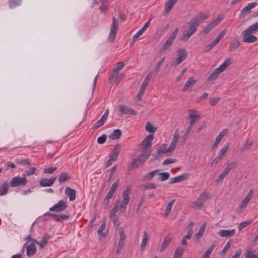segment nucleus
Here are the masks:
<instances>
[{"instance_id":"57","label":"nucleus","mask_w":258,"mask_h":258,"mask_svg":"<svg viewBox=\"0 0 258 258\" xmlns=\"http://www.w3.org/2000/svg\"><path fill=\"white\" fill-rule=\"evenodd\" d=\"M229 171H228V169H226L225 168L223 171V172L221 173L218 178V181H222L223 179L228 174Z\"/></svg>"},{"instance_id":"59","label":"nucleus","mask_w":258,"mask_h":258,"mask_svg":"<svg viewBox=\"0 0 258 258\" xmlns=\"http://www.w3.org/2000/svg\"><path fill=\"white\" fill-rule=\"evenodd\" d=\"M15 162L17 164H25L27 165H29L30 164V161L29 159H23L20 160L17 159L15 160Z\"/></svg>"},{"instance_id":"60","label":"nucleus","mask_w":258,"mask_h":258,"mask_svg":"<svg viewBox=\"0 0 258 258\" xmlns=\"http://www.w3.org/2000/svg\"><path fill=\"white\" fill-rule=\"evenodd\" d=\"M251 221H245L241 223L239 225V230L240 231L245 227H246L251 223Z\"/></svg>"},{"instance_id":"39","label":"nucleus","mask_w":258,"mask_h":258,"mask_svg":"<svg viewBox=\"0 0 258 258\" xmlns=\"http://www.w3.org/2000/svg\"><path fill=\"white\" fill-rule=\"evenodd\" d=\"M165 59V57H163L160 59L155 65V68L153 70V72L155 73H157L160 71L161 67L163 65V63Z\"/></svg>"},{"instance_id":"17","label":"nucleus","mask_w":258,"mask_h":258,"mask_svg":"<svg viewBox=\"0 0 258 258\" xmlns=\"http://www.w3.org/2000/svg\"><path fill=\"white\" fill-rule=\"evenodd\" d=\"M76 190L70 187H67L65 189V194L69 198L70 201H74L76 199Z\"/></svg>"},{"instance_id":"32","label":"nucleus","mask_w":258,"mask_h":258,"mask_svg":"<svg viewBox=\"0 0 258 258\" xmlns=\"http://www.w3.org/2000/svg\"><path fill=\"white\" fill-rule=\"evenodd\" d=\"M177 0H168L165 4V13H168L173 7L175 3Z\"/></svg>"},{"instance_id":"31","label":"nucleus","mask_w":258,"mask_h":258,"mask_svg":"<svg viewBox=\"0 0 258 258\" xmlns=\"http://www.w3.org/2000/svg\"><path fill=\"white\" fill-rule=\"evenodd\" d=\"M188 29L189 30H192L194 32H196L197 30V28L199 26L198 24H197V20H193L191 19L189 22L188 23Z\"/></svg>"},{"instance_id":"46","label":"nucleus","mask_w":258,"mask_h":258,"mask_svg":"<svg viewBox=\"0 0 258 258\" xmlns=\"http://www.w3.org/2000/svg\"><path fill=\"white\" fill-rule=\"evenodd\" d=\"M158 174L159 175L158 180L160 181L166 180L169 178L170 176L169 173L166 172H161L159 173H158Z\"/></svg>"},{"instance_id":"35","label":"nucleus","mask_w":258,"mask_h":258,"mask_svg":"<svg viewBox=\"0 0 258 258\" xmlns=\"http://www.w3.org/2000/svg\"><path fill=\"white\" fill-rule=\"evenodd\" d=\"M192 234V229L190 228L188 231L187 234L183 237L182 240H181V244L184 245H187V242H186V239H189L191 238Z\"/></svg>"},{"instance_id":"7","label":"nucleus","mask_w":258,"mask_h":258,"mask_svg":"<svg viewBox=\"0 0 258 258\" xmlns=\"http://www.w3.org/2000/svg\"><path fill=\"white\" fill-rule=\"evenodd\" d=\"M68 207L67 205L62 200H60L57 203L49 209L50 212H60Z\"/></svg>"},{"instance_id":"3","label":"nucleus","mask_w":258,"mask_h":258,"mask_svg":"<svg viewBox=\"0 0 258 258\" xmlns=\"http://www.w3.org/2000/svg\"><path fill=\"white\" fill-rule=\"evenodd\" d=\"M209 198V194L204 191L201 194L197 201L192 202L191 204L193 207H196L201 209L204 205V203Z\"/></svg>"},{"instance_id":"54","label":"nucleus","mask_w":258,"mask_h":258,"mask_svg":"<svg viewBox=\"0 0 258 258\" xmlns=\"http://www.w3.org/2000/svg\"><path fill=\"white\" fill-rule=\"evenodd\" d=\"M160 170H156L151 171L150 173L147 174L145 175V178L148 179V180H151L154 176L158 174V172Z\"/></svg>"},{"instance_id":"42","label":"nucleus","mask_w":258,"mask_h":258,"mask_svg":"<svg viewBox=\"0 0 258 258\" xmlns=\"http://www.w3.org/2000/svg\"><path fill=\"white\" fill-rule=\"evenodd\" d=\"M253 143L251 142H249L248 140H247L245 143V144L242 146L241 148V152H243L245 150H249Z\"/></svg>"},{"instance_id":"48","label":"nucleus","mask_w":258,"mask_h":258,"mask_svg":"<svg viewBox=\"0 0 258 258\" xmlns=\"http://www.w3.org/2000/svg\"><path fill=\"white\" fill-rule=\"evenodd\" d=\"M21 4V0H9V5L11 8L19 6Z\"/></svg>"},{"instance_id":"5","label":"nucleus","mask_w":258,"mask_h":258,"mask_svg":"<svg viewBox=\"0 0 258 258\" xmlns=\"http://www.w3.org/2000/svg\"><path fill=\"white\" fill-rule=\"evenodd\" d=\"M178 57L172 63V66H176L184 60L187 57V51L185 48L179 49L177 51Z\"/></svg>"},{"instance_id":"23","label":"nucleus","mask_w":258,"mask_h":258,"mask_svg":"<svg viewBox=\"0 0 258 258\" xmlns=\"http://www.w3.org/2000/svg\"><path fill=\"white\" fill-rule=\"evenodd\" d=\"M119 184V180L117 179L116 180V181L112 184V185L107 195H108V196H109L112 197L114 194L115 193L117 188L118 187Z\"/></svg>"},{"instance_id":"21","label":"nucleus","mask_w":258,"mask_h":258,"mask_svg":"<svg viewBox=\"0 0 258 258\" xmlns=\"http://www.w3.org/2000/svg\"><path fill=\"white\" fill-rule=\"evenodd\" d=\"M51 238V236L48 234H45L42 237L40 242L36 243L40 246V247L43 249L47 244L48 240Z\"/></svg>"},{"instance_id":"61","label":"nucleus","mask_w":258,"mask_h":258,"mask_svg":"<svg viewBox=\"0 0 258 258\" xmlns=\"http://www.w3.org/2000/svg\"><path fill=\"white\" fill-rule=\"evenodd\" d=\"M220 100V98L219 97H213L209 99V103L211 105V106H214L217 103H218Z\"/></svg>"},{"instance_id":"9","label":"nucleus","mask_w":258,"mask_h":258,"mask_svg":"<svg viewBox=\"0 0 258 258\" xmlns=\"http://www.w3.org/2000/svg\"><path fill=\"white\" fill-rule=\"evenodd\" d=\"M250 32H247L245 30L243 32L242 41L244 42L252 43L257 40V37L254 35L250 34Z\"/></svg>"},{"instance_id":"22","label":"nucleus","mask_w":258,"mask_h":258,"mask_svg":"<svg viewBox=\"0 0 258 258\" xmlns=\"http://www.w3.org/2000/svg\"><path fill=\"white\" fill-rule=\"evenodd\" d=\"M119 151V145L116 144L113 148L110 156L111 157V160H115V161L117 160Z\"/></svg>"},{"instance_id":"10","label":"nucleus","mask_w":258,"mask_h":258,"mask_svg":"<svg viewBox=\"0 0 258 258\" xmlns=\"http://www.w3.org/2000/svg\"><path fill=\"white\" fill-rule=\"evenodd\" d=\"M118 108L121 114H132L134 115L137 114V112L135 110L123 105H118Z\"/></svg>"},{"instance_id":"6","label":"nucleus","mask_w":258,"mask_h":258,"mask_svg":"<svg viewBox=\"0 0 258 258\" xmlns=\"http://www.w3.org/2000/svg\"><path fill=\"white\" fill-rule=\"evenodd\" d=\"M118 28V22L117 19L115 18H112V24L111 25L110 28V33L108 36V40L111 42H113L115 35L116 34V32Z\"/></svg>"},{"instance_id":"26","label":"nucleus","mask_w":258,"mask_h":258,"mask_svg":"<svg viewBox=\"0 0 258 258\" xmlns=\"http://www.w3.org/2000/svg\"><path fill=\"white\" fill-rule=\"evenodd\" d=\"M208 18L207 16L204 13H200L196 17L192 18L193 20H197L199 26L201 23Z\"/></svg>"},{"instance_id":"20","label":"nucleus","mask_w":258,"mask_h":258,"mask_svg":"<svg viewBox=\"0 0 258 258\" xmlns=\"http://www.w3.org/2000/svg\"><path fill=\"white\" fill-rule=\"evenodd\" d=\"M118 234L120 236V238L118 241V245L123 246L125 240V235L124 234V228L121 227L118 229Z\"/></svg>"},{"instance_id":"40","label":"nucleus","mask_w":258,"mask_h":258,"mask_svg":"<svg viewBox=\"0 0 258 258\" xmlns=\"http://www.w3.org/2000/svg\"><path fill=\"white\" fill-rule=\"evenodd\" d=\"M221 72L219 70H217V68L208 77V80L209 81L214 80L217 78L220 73Z\"/></svg>"},{"instance_id":"33","label":"nucleus","mask_w":258,"mask_h":258,"mask_svg":"<svg viewBox=\"0 0 258 258\" xmlns=\"http://www.w3.org/2000/svg\"><path fill=\"white\" fill-rule=\"evenodd\" d=\"M207 227V224L206 223H204L202 226L201 227H200V230L199 231H198V232H197L195 235V237L197 239H200L201 238L204 233V232L205 231V229H206V228Z\"/></svg>"},{"instance_id":"27","label":"nucleus","mask_w":258,"mask_h":258,"mask_svg":"<svg viewBox=\"0 0 258 258\" xmlns=\"http://www.w3.org/2000/svg\"><path fill=\"white\" fill-rule=\"evenodd\" d=\"M149 239V235L146 231H144L143 234V238L142 239V243L140 245V250L143 251L148 243Z\"/></svg>"},{"instance_id":"15","label":"nucleus","mask_w":258,"mask_h":258,"mask_svg":"<svg viewBox=\"0 0 258 258\" xmlns=\"http://www.w3.org/2000/svg\"><path fill=\"white\" fill-rule=\"evenodd\" d=\"M34 243H31L26 247V254L28 257L34 255L37 251V248Z\"/></svg>"},{"instance_id":"51","label":"nucleus","mask_w":258,"mask_h":258,"mask_svg":"<svg viewBox=\"0 0 258 258\" xmlns=\"http://www.w3.org/2000/svg\"><path fill=\"white\" fill-rule=\"evenodd\" d=\"M151 21V19H150L146 24L145 25L142 27V28L136 34V35L138 36L139 37L145 31V30L147 29V28L149 27L150 22Z\"/></svg>"},{"instance_id":"58","label":"nucleus","mask_w":258,"mask_h":258,"mask_svg":"<svg viewBox=\"0 0 258 258\" xmlns=\"http://www.w3.org/2000/svg\"><path fill=\"white\" fill-rule=\"evenodd\" d=\"M175 202V200H172L171 202H170L166 209L165 211V215L167 216H168V214L170 212L171 210L172 207Z\"/></svg>"},{"instance_id":"1","label":"nucleus","mask_w":258,"mask_h":258,"mask_svg":"<svg viewBox=\"0 0 258 258\" xmlns=\"http://www.w3.org/2000/svg\"><path fill=\"white\" fill-rule=\"evenodd\" d=\"M188 112L189 114V118H190V120L184 135L182 137V139L183 142L186 140V138L188 136L190 131L196 122V119H199L200 117V115L196 114V113H198L197 110H189Z\"/></svg>"},{"instance_id":"50","label":"nucleus","mask_w":258,"mask_h":258,"mask_svg":"<svg viewBox=\"0 0 258 258\" xmlns=\"http://www.w3.org/2000/svg\"><path fill=\"white\" fill-rule=\"evenodd\" d=\"M70 218L69 215H57L55 220L57 222H62L63 220H67Z\"/></svg>"},{"instance_id":"18","label":"nucleus","mask_w":258,"mask_h":258,"mask_svg":"<svg viewBox=\"0 0 258 258\" xmlns=\"http://www.w3.org/2000/svg\"><path fill=\"white\" fill-rule=\"evenodd\" d=\"M106 222V219H103L102 221L101 225L100 226L97 231L98 234L100 236H102L103 238L106 237L108 234L107 231H106L105 232H103V231L105 229Z\"/></svg>"},{"instance_id":"41","label":"nucleus","mask_w":258,"mask_h":258,"mask_svg":"<svg viewBox=\"0 0 258 258\" xmlns=\"http://www.w3.org/2000/svg\"><path fill=\"white\" fill-rule=\"evenodd\" d=\"M254 250L252 249H248L245 252V258H258L256 254H254Z\"/></svg>"},{"instance_id":"12","label":"nucleus","mask_w":258,"mask_h":258,"mask_svg":"<svg viewBox=\"0 0 258 258\" xmlns=\"http://www.w3.org/2000/svg\"><path fill=\"white\" fill-rule=\"evenodd\" d=\"M257 5V3L255 2L248 4L245 7L241 10L240 12V18L244 17L248 14L250 13V10L255 7Z\"/></svg>"},{"instance_id":"29","label":"nucleus","mask_w":258,"mask_h":258,"mask_svg":"<svg viewBox=\"0 0 258 258\" xmlns=\"http://www.w3.org/2000/svg\"><path fill=\"white\" fill-rule=\"evenodd\" d=\"M231 63V60L230 58L226 59L223 62V63H222L218 68H217V70H219L221 72H223L230 64Z\"/></svg>"},{"instance_id":"2","label":"nucleus","mask_w":258,"mask_h":258,"mask_svg":"<svg viewBox=\"0 0 258 258\" xmlns=\"http://www.w3.org/2000/svg\"><path fill=\"white\" fill-rule=\"evenodd\" d=\"M178 32V28L174 30L172 34L169 36L167 40L164 43L160 48L161 51H164L168 49L173 43Z\"/></svg>"},{"instance_id":"30","label":"nucleus","mask_w":258,"mask_h":258,"mask_svg":"<svg viewBox=\"0 0 258 258\" xmlns=\"http://www.w3.org/2000/svg\"><path fill=\"white\" fill-rule=\"evenodd\" d=\"M121 135V131L119 129H116L108 136L111 140L118 139Z\"/></svg>"},{"instance_id":"53","label":"nucleus","mask_w":258,"mask_h":258,"mask_svg":"<svg viewBox=\"0 0 258 258\" xmlns=\"http://www.w3.org/2000/svg\"><path fill=\"white\" fill-rule=\"evenodd\" d=\"M166 153L163 150H162L159 148L156 153L153 154V156H154V160L158 159L162 155Z\"/></svg>"},{"instance_id":"52","label":"nucleus","mask_w":258,"mask_h":258,"mask_svg":"<svg viewBox=\"0 0 258 258\" xmlns=\"http://www.w3.org/2000/svg\"><path fill=\"white\" fill-rule=\"evenodd\" d=\"M179 138V130L178 128H177L175 131V133L174 134L173 137L172 138L171 142L177 145V144L178 142Z\"/></svg>"},{"instance_id":"44","label":"nucleus","mask_w":258,"mask_h":258,"mask_svg":"<svg viewBox=\"0 0 258 258\" xmlns=\"http://www.w3.org/2000/svg\"><path fill=\"white\" fill-rule=\"evenodd\" d=\"M230 146V143H227L224 147H223L221 150L219 152V156H220L221 157H223L226 153L227 152Z\"/></svg>"},{"instance_id":"36","label":"nucleus","mask_w":258,"mask_h":258,"mask_svg":"<svg viewBox=\"0 0 258 258\" xmlns=\"http://www.w3.org/2000/svg\"><path fill=\"white\" fill-rule=\"evenodd\" d=\"M71 178L70 175L67 172L62 173L58 178V181L60 183L64 182Z\"/></svg>"},{"instance_id":"13","label":"nucleus","mask_w":258,"mask_h":258,"mask_svg":"<svg viewBox=\"0 0 258 258\" xmlns=\"http://www.w3.org/2000/svg\"><path fill=\"white\" fill-rule=\"evenodd\" d=\"M146 160L144 158L139 155L138 157L132 160L131 165L133 168H138L140 165L143 164Z\"/></svg>"},{"instance_id":"49","label":"nucleus","mask_w":258,"mask_h":258,"mask_svg":"<svg viewBox=\"0 0 258 258\" xmlns=\"http://www.w3.org/2000/svg\"><path fill=\"white\" fill-rule=\"evenodd\" d=\"M184 251V250L182 248L179 247H178L175 251L174 256L173 258H181V256Z\"/></svg>"},{"instance_id":"16","label":"nucleus","mask_w":258,"mask_h":258,"mask_svg":"<svg viewBox=\"0 0 258 258\" xmlns=\"http://www.w3.org/2000/svg\"><path fill=\"white\" fill-rule=\"evenodd\" d=\"M235 233V229L231 230H220L218 232V235L222 237H230L234 235Z\"/></svg>"},{"instance_id":"43","label":"nucleus","mask_w":258,"mask_h":258,"mask_svg":"<svg viewBox=\"0 0 258 258\" xmlns=\"http://www.w3.org/2000/svg\"><path fill=\"white\" fill-rule=\"evenodd\" d=\"M9 185L7 182H5L2 185V189L0 190V196H3L7 194Z\"/></svg>"},{"instance_id":"14","label":"nucleus","mask_w":258,"mask_h":258,"mask_svg":"<svg viewBox=\"0 0 258 258\" xmlns=\"http://www.w3.org/2000/svg\"><path fill=\"white\" fill-rule=\"evenodd\" d=\"M56 177H54L50 179L42 178L39 181V184L42 187H46L51 186L56 180Z\"/></svg>"},{"instance_id":"8","label":"nucleus","mask_w":258,"mask_h":258,"mask_svg":"<svg viewBox=\"0 0 258 258\" xmlns=\"http://www.w3.org/2000/svg\"><path fill=\"white\" fill-rule=\"evenodd\" d=\"M154 139V135H149L147 136L143 141L140 143V146L142 147V148L146 149H152V142Z\"/></svg>"},{"instance_id":"28","label":"nucleus","mask_w":258,"mask_h":258,"mask_svg":"<svg viewBox=\"0 0 258 258\" xmlns=\"http://www.w3.org/2000/svg\"><path fill=\"white\" fill-rule=\"evenodd\" d=\"M171 241V238L168 237V236H166L164 238L163 243L160 247V251L161 252L163 251L167 247V246L170 243Z\"/></svg>"},{"instance_id":"4","label":"nucleus","mask_w":258,"mask_h":258,"mask_svg":"<svg viewBox=\"0 0 258 258\" xmlns=\"http://www.w3.org/2000/svg\"><path fill=\"white\" fill-rule=\"evenodd\" d=\"M27 180L26 178L24 177L16 176L13 177L10 182V185L11 187H16L20 186H25L27 184Z\"/></svg>"},{"instance_id":"24","label":"nucleus","mask_w":258,"mask_h":258,"mask_svg":"<svg viewBox=\"0 0 258 258\" xmlns=\"http://www.w3.org/2000/svg\"><path fill=\"white\" fill-rule=\"evenodd\" d=\"M195 33V32L193 31L192 30H189L187 28V30L183 32L181 38V40L184 41H187Z\"/></svg>"},{"instance_id":"11","label":"nucleus","mask_w":258,"mask_h":258,"mask_svg":"<svg viewBox=\"0 0 258 258\" xmlns=\"http://www.w3.org/2000/svg\"><path fill=\"white\" fill-rule=\"evenodd\" d=\"M189 173H184L180 175L170 178L169 183L172 184V183H174L181 182V181H183L188 179L189 178Z\"/></svg>"},{"instance_id":"38","label":"nucleus","mask_w":258,"mask_h":258,"mask_svg":"<svg viewBox=\"0 0 258 258\" xmlns=\"http://www.w3.org/2000/svg\"><path fill=\"white\" fill-rule=\"evenodd\" d=\"M145 130L147 132L153 133L156 131L157 127H154L150 122L148 121L145 125Z\"/></svg>"},{"instance_id":"64","label":"nucleus","mask_w":258,"mask_h":258,"mask_svg":"<svg viewBox=\"0 0 258 258\" xmlns=\"http://www.w3.org/2000/svg\"><path fill=\"white\" fill-rule=\"evenodd\" d=\"M106 138H107V137H106V135H105V134L102 135L101 137H99L97 139L98 143L100 144L104 143L106 140Z\"/></svg>"},{"instance_id":"45","label":"nucleus","mask_w":258,"mask_h":258,"mask_svg":"<svg viewBox=\"0 0 258 258\" xmlns=\"http://www.w3.org/2000/svg\"><path fill=\"white\" fill-rule=\"evenodd\" d=\"M245 30L252 33L258 31V22L249 26Z\"/></svg>"},{"instance_id":"47","label":"nucleus","mask_w":258,"mask_h":258,"mask_svg":"<svg viewBox=\"0 0 258 258\" xmlns=\"http://www.w3.org/2000/svg\"><path fill=\"white\" fill-rule=\"evenodd\" d=\"M219 41L215 38L210 44L207 45L205 47V51H209L212 49L215 45L218 43Z\"/></svg>"},{"instance_id":"56","label":"nucleus","mask_w":258,"mask_h":258,"mask_svg":"<svg viewBox=\"0 0 258 258\" xmlns=\"http://www.w3.org/2000/svg\"><path fill=\"white\" fill-rule=\"evenodd\" d=\"M230 246V241H228L224 246V248L219 252V254L222 256H224L225 255V252L228 250Z\"/></svg>"},{"instance_id":"63","label":"nucleus","mask_w":258,"mask_h":258,"mask_svg":"<svg viewBox=\"0 0 258 258\" xmlns=\"http://www.w3.org/2000/svg\"><path fill=\"white\" fill-rule=\"evenodd\" d=\"M148 84H149L148 82L144 81V82L140 89V94L144 93L145 89H146L147 87L148 86Z\"/></svg>"},{"instance_id":"19","label":"nucleus","mask_w":258,"mask_h":258,"mask_svg":"<svg viewBox=\"0 0 258 258\" xmlns=\"http://www.w3.org/2000/svg\"><path fill=\"white\" fill-rule=\"evenodd\" d=\"M197 80H195L194 77H190L189 78L185 84L184 85L182 91L185 92L187 91L188 88L194 85H195L197 83Z\"/></svg>"},{"instance_id":"55","label":"nucleus","mask_w":258,"mask_h":258,"mask_svg":"<svg viewBox=\"0 0 258 258\" xmlns=\"http://www.w3.org/2000/svg\"><path fill=\"white\" fill-rule=\"evenodd\" d=\"M239 45L240 43L239 41L235 40V41L230 45L229 47V50L230 51H232L235 50L239 47Z\"/></svg>"},{"instance_id":"34","label":"nucleus","mask_w":258,"mask_h":258,"mask_svg":"<svg viewBox=\"0 0 258 258\" xmlns=\"http://www.w3.org/2000/svg\"><path fill=\"white\" fill-rule=\"evenodd\" d=\"M223 19V16H218V17L216 19V20L213 21L208 24L209 27L212 30L213 28L217 26Z\"/></svg>"},{"instance_id":"25","label":"nucleus","mask_w":258,"mask_h":258,"mask_svg":"<svg viewBox=\"0 0 258 258\" xmlns=\"http://www.w3.org/2000/svg\"><path fill=\"white\" fill-rule=\"evenodd\" d=\"M124 64L123 62H119L117 64V66L116 68L113 70L112 73V76L113 77L116 76L115 80H117L118 79V72L120 71L122 68L124 67Z\"/></svg>"},{"instance_id":"37","label":"nucleus","mask_w":258,"mask_h":258,"mask_svg":"<svg viewBox=\"0 0 258 258\" xmlns=\"http://www.w3.org/2000/svg\"><path fill=\"white\" fill-rule=\"evenodd\" d=\"M152 152V149H146L143 148L140 156L144 158L146 160H147L151 155Z\"/></svg>"},{"instance_id":"62","label":"nucleus","mask_w":258,"mask_h":258,"mask_svg":"<svg viewBox=\"0 0 258 258\" xmlns=\"http://www.w3.org/2000/svg\"><path fill=\"white\" fill-rule=\"evenodd\" d=\"M221 140L222 139H220L218 136L216 137L215 142L212 145V147H211L212 150H215L217 148V147L218 146V145L220 143Z\"/></svg>"}]
</instances>
